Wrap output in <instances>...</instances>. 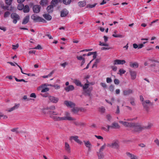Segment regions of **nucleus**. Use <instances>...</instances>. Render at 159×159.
Masks as SVG:
<instances>
[{
  "instance_id": "1",
  "label": "nucleus",
  "mask_w": 159,
  "mask_h": 159,
  "mask_svg": "<svg viewBox=\"0 0 159 159\" xmlns=\"http://www.w3.org/2000/svg\"><path fill=\"white\" fill-rule=\"evenodd\" d=\"M131 128H133V131L135 132L141 131L143 129V127L138 123H133Z\"/></svg>"
},
{
  "instance_id": "2",
  "label": "nucleus",
  "mask_w": 159,
  "mask_h": 159,
  "mask_svg": "<svg viewBox=\"0 0 159 159\" xmlns=\"http://www.w3.org/2000/svg\"><path fill=\"white\" fill-rule=\"evenodd\" d=\"M31 18L35 22H40L44 23L47 22V21L45 19L35 15H33L31 16Z\"/></svg>"
},
{
  "instance_id": "3",
  "label": "nucleus",
  "mask_w": 159,
  "mask_h": 159,
  "mask_svg": "<svg viewBox=\"0 0 159 159\" xmlns=\"http://www.w3.org/2000/svg\"><path fill=\"white\" fill-rule=\"evenodd\" d=\"M11 19H13V22L15 24H16L17 21L20 19L19 16L15 13H11Z\"/></svg>"
},
{
  "instance_id": "4",
  "label": "nucleus",
  "mask_w": 159,
  "mask_h": 159,
  "mask_svg": "<svg viewBox=\"0 0 159 159\" xmlns=\"http://www.w3.org/2000/svg\"><path fill=\"white\" fill-rule=\"evenodd\" d=\"M107 146L108 147L114 148H117L119 147L118 144L116 141L113 142L111 143L107 144Z\"/></svg>"
},
{
  "instance_id": "5",
  "label": "nucleus",
  "mask_w": 159,
  "mask_h": 159,
  "mask_svg": "<svg viewBox=\"0 0 159 159\" xmlns=\"http://www.w3.org/2000/svg\"><path fill=\"white\" fill-rule=\"evenodd\" d=\"M48 99L50 102L53 103H57L58 101L59 98L53 96H49Z\"/></svg>"
},
{
  "instance_id": "6",
  "label": "nucleus",
  "mask_w": 159,
  "mask_h": 159,
  "mask_svg": "<svg viewBox=\"0 0 159 159\" xmlns=\"http://www.w3.org/2000/svg\"><path fill=\"white\" fill-rule=\"evenodd\" d=\"M70 140H74L75 142L80 145H81L83 143L82 142L78 139V136H71L70 138Z\"/></svg>"
},
{
  "instance_id": "7",
  "label": "nucleus",
  "mask_w": 159,
  "mask_h": 159,
  "mask_svg": "<svg viewBox=\"0 0 159 159\" xmlns=\"http://www.w3.org/2000/svg\"><path fill=\"white\" fill-rule=\"evenodd\" d=\"M64 104L68 107L71 108H74L75 106V104L71 101H65L64 102Z\"/></svg>"
},
{
  "instance_id": "8",
  "label": "nucleus",
  "mask_w": 159,
  "mask_h": 159,
  "mask_svg": "<svg viewBox=\"0 0 159 159\" xmlns=\"http://www.w3.org/2000/svg\"><path fill=\"white\" fill-rule=\"evenodd\" d=\"M58 121L63 120H75V118H73L71 117H61L58 116Z\"/></svg>"
},
{
  "instance_id": "9",
  "label": "nucleus",
  "mask_w": 159,
  "mask_h": 159,
  "mask_svg": "<svg viewBox=\"0 0 159 159\" xmlns=\"http://www.w3.org/2000/svg\"><path fill=\"white\" fill-rule=\"evenodd\" d=\"M125 63L126 61L125 60L116 59L114 61L113 64L114 65H123Z\"/></svg>"
},
{
  "instance_id": "10",
  "label": "nucleus",
  "mask_w": 159,
  "mask_h": 159,
  "mask_svg": "<svg viewBox=\"0 0 159 159\" xmlns=\"http://www.w3.org/2000/svg\"><path fill=\"white\" fill-rule=\"evenodd\" d=\"M92 90L93 87H91L87 89H86L84 90L85 94L86 95L89 96L90 98L91 96L92 95L91 94V92L92 91Z\"/></svg>"
},
{
  "instance_id": "11",
  "label": "nucleus",
  "mask_w": 159,
  "mask_h": 159,
  "mask_svg": "<svg viewBox=\"0 0 159 159\" xmlns=\"http://www.w3.org/2000/svg\"><path fill=\"white\" fill-rule=\"evenodd\" d=\"M119 123L122 124L125 127H129L131 128L132 126V125L134 124L133 123L128 122L127 121H120Z\"/></svg>"
},
{
  "instance_id": "12",
  "label": "nucleus",
  "mask_w": 159,
  "mask_h": 159,
  "mask_svg": "<svg viewBox=\"0 0 159 159\" xmlns=\"http://www.w3.org/2000/svg\"><path fill=\"white\" fill-rule=\"evenodd\" d=\"M40 7L39 5H34L33 7V11L35 13H38L40 11Z\"/></svg>"
},
{
  "instance_id": "13",
  "label": "nucleus",
  "mask_w": 159,
  "mask_h": 159,
  "mask_svg": "<svg viewBox=\"0 0 159 159\" xmlns=\"http://www.w3.org/2000/svg\"><path fill=\"white\" fill-rule=\"evenodd\" d=\"M20 106L19 104H15L14 106L13 107L10 108L7 110L8 112H10L18 108Z\"/></svg>"
},
{
  "instance_id": "14",
  "label": "nucleus",
  "mask_w": 159,
  "mask_h": 159,
  "mask_svg": "<svg viewBox=\"0 0 159 159\" xmlns=\"http://www.w3.org/2000/svg\"><path fill=\"white\" fill-rule=\"evenodd\" d=\"M20 106L19 104H15L14 106L13 107L10 108L7 110L8 112H10L18 108Z\"/></svg>"
},
{
  "instance_id": "15",
  "label": "nucleus",
  "mask_w": 159,
  "mask_h": 159,
  "mask_svg": "<svg viewBox=\"0 0 159 159\" xmlns=\"http://www.w3.org/2000/svg\"><path fill=\"white\" fill-rule=\"evenodd\" d=\"M68 14V11L66 9H63L61 12V16L64 17L66 16Z\"/></svg>"
},
{
  "instance_id": "16",
  "label": "nucleus",
  "mask_w": 159,
  "mask_h": 159,
  "mask_svg": "<svg viewBox=\"0 0 159 159\" xmlns=\"http://www.w3.org/2000/svg\"><path fill=\"white\" fill-rule=\"evenodd\" d=\"M111 129H119L120 128V126L116 122H113L111 125Z\"/></svg>"
},
{
  "instance_id": "17",
  "label": "nucleus",
  "mask_w": 159,
  "mask_h": 159,
  "mask_svg": "<svg viewBox=\"0 0 159 159\" xmlns=\"http://www.w3.org/2000/svg\"><path fill=\"white\" fill-rule=\"evenodd\" d=\"M48 113L50 115V117H51V116H59L61 115V114H59L58 112L54 111H48Z\"/></svg>"
},
{
  "instance_id": "18",
  "label": "nucleus",
  "mask_w": 159,
  "mask_h": 159,
  "mask_svg": "<svg viewBox=\"0 0 159 159\" xmlns=\"http://www.w3.org/2000/svg\"><path fill=\"white\" fill-rule=\"evenodd\" d=\"M65 150L68 153H69L70 152V147L69 145L67 142L65 143Z\"/></svg>"
},
{
  "instance_id": "19",
  "label": "nucleus",
  "mask_w": 159,
  "mask_h": 159,
  "mask_svg": "<svg viewBox=\"0 0 159 159\" xmlns=\"http://www.w3.org/2000/svg\"><path fill=\"white\" fill-rule=\"evenodd\" d=\"M74 89V87L73 85H69L65 88V89L66 92L73 91Z\"/></svg>"
},
{
  "instance_id": "20",
  "label": "nucleus",
  "mask_w": 159,
  "mask_h": 159,
  "mask_svg": "<svg viewBox=\"0 0 159 159\" xmlns=\"http://www.w3.org/2000/svg\"><path fill=\"white\" fill-rule=\"evenodd\" d=\"M133 93V90L130 89H128L123 91V94L125 95H128Z\"/></svg>"
},
{
  "instance_id": "21",
  "label": "nucleus",
  "mask_w": 159,
  "mask_h": 159,
  "mask_svg": "<svg viewBox=\"0 0 159 159\" xmlns=\"http://www.w3.org/2000/svg\"><path fill=\"white\" fill-rule=\"evenodd\" d=\"M129 72L131 76V79L134 80L135 79L136 76V73L135 71L129 70Z\"/></svg>"
},
{
  "instance_id": "22",
  "label": "nucleus",
  "mask_w": 159,
  "mask_h": 159,
  "mask_svg": "<svg viewBox=\"0 0 159 159\" xmlns=\"http://www.w3.org/2000/svg\"><path fill=\"white\" fill-rule=\"evenodd\" d=\"M73 82L77 86L80 87L82 86V84H81V82L79 80L75 79L73 80Z\"/></svg>"
},
{
  "instance_id": "23",
  "label": "nucleus",
  "mask_w": 159,
  "mask_h": 159,
  "mask_svg": "<svg viewBox=\"0 0 159 159\" xmlns=\"http://www.w3.org/2000/svg\"><path fill=\"white\" fill-rule=\"evenodd\" d=\"M30 16H26L24 19L22 24L23 25H25L28 23L29 21Z\"/></svg>"
},
{
  "instance_id": "24",
  "label": "nucleus",
  "mask_w": 159,
  "mask_h": 159,
  "mask_svg": "<svg viewBox=\"0 0 159 159\" xmlns=\"http://www.w3.org/2000/svg\"><path fill=\"white\" fill-rule=\"evenodd\" d=\"M130 66L131 67L133 68H137L139 66V64L137 62H130Z\"/></svg>"
},
{
  "instance_id": "25",
  "label": "nucleus",
  "mask_w": 159,
  "mask_h": 159,
  "mask_svg": "<svg viewBox=\"0 0 159 159\" xmlns=\"http://www.w3.org/2000/svg\"><path fill=\"white\" fill-rule=\"evenodd\" d=\"M143 105L144 108H147V104H150L151 105H153V103L151 102L149 100H146L142 103Z\"/></svg>"
},
{
  "instance_id": "26",
  "label": "nucleus",
  "mask_w": 159,
  "mask_h": 159,
  "mask_svg": "<svg viewBox=\"0 0 159 159\" xmlns=\"http://www.w3.org/2000/svg\"><path fill=\"white\" fill-rule=\"evenodd\" d=\"M46 9L48 13H52L53 10V6L51 5H49L47 7Z\"/></svg>"
},
{
  "instance_id": "27",
  "label": "nucleus",
  "mask_w": 159,
  "mask_h": 159,
  "mask_svg": "<svg viewBox=\"0 0 159 159\" xmlns=\"http://www.w3.org/2000/svg\"><path fill=\"white\" fill-rule=\"evenodd\" d=\"M126 154L131 159H137V158L136 156L129 152H127Z\"/></svg>"
},
{
  "instance_id": "28",
  "label": "nucleus",
  "mask_w": 159,
  "mask_h": 159,
  "mask_svg": "<svg viewBox=\"0 0 159 159\" xmlns=\"http://www.w3.org/2000/svg\"><path fill=\"white\" fill-rule=\"evenodd\" d=\"M23 9L24 13L28 12L30 11L29 7L28 5H26L25 6H24V8Z\"/></svg>"
},
{
  "instance_id": "29",
  "label": "nucleus",
  "mask_w": 159,
  "mask_h": 159,
  "mask_svg": "<svg viewBox=\"0 0 159 159\" xmlns=\"http://www.w3.org/2000/svg\"><path fill=\"white\" fill-rule=\"evenodd\" d=\"M78 4L80 7H84L86 4V2L85 1L79 2L78 3Z\"/></svg>"
},
{
  "instance_id": "30",
  "label": "nucleus",
  "mask_w": 159,
  "mask_h": 159,
  "mask_svg": "<svg viewBox=\"0 0 159 159\" xmlns=\"http://www.w3.org/2000/svg\"><path fill=\"white\" fill-rule=\"evenodd\" d=\"M43 17L48 20H50L52 19V16L47 14H44L43 15Z\"/></svg>"
},
{
  "instance_id": "31",
  "label": "nucleus",
  "mask_w": 159,
  "mask_h": 159,
  "mask_svg": "<svg viewBox=\"0 0 159 159\" xmlns=\"http://www.w3.org/2000/svg\"><path fill=\"white\" fill-rule=\"evenodd\" d=\"M84 143L86 147L88 148L92 146V145L89 141H84Z\"/></svg>"
},
{
  "instance_id": "32",
  "label": "nucleus",
  "mask_w": 159,
  "mask_h": 159,
  "mask_svg": "<svg viewBox=\"0 0 159 159\" xmlns=\"http://www.w3.org/2000/svg\"><path fill=\"white\" fill-rule=\"evenodd\" d=\"M58 3V0H52L51 2V4L53 7H55Z\"/></svg>"
},
{
  "instance_id": "33",
  "label": "nucleus",
  "mask_w": 159,
  "mask_h": 159,
  "mask_svg": "<svg viewBox=\"0 0 159 159\" xmlns=\"http://www.w3.org/2000/svg\"><path fill=\"white\" fill-rule=\"evenodd\" d=\"M97 155L98 157V159H102L104 157V155L103 153H99L97 152Z\"/></svg>"
},
{
  "instance_id": "34",
  "label": "nucleus",
  "mask_w": 159,
  "mask_h": 159,
  "mask_svg": "<svg viewBox=\"0 0 159 159\" xmlns=\"http://www.w3.org/2000/svg\"><path fill=\"white\" fill-rule=\"evenodd\" d=\"M80 110V109L77 107L74 108L72 109V111L74 114L77 113Z\"/></svg>"
},
{
  "instance_id": "35",
  "label": "nucleus",
  "mask_w": 159,
  "mask_h": 159,
  "mask_svg": "<svg viewBox=\"0 0 159 159\" xmlns=\"http://www.w3.org/2000/svg\"><path fill=\"white\" fill-rule=\"evenodd\" d=\"M48 0H41L40 1V4L42 6L45 5L47 4Z\"/></svg>"
},
{
  "instance_id": "36",
  "label": "nucleus",
  "mask_w": 159,
  "mask_h": 159,
  "mask_svg": "<svg viewBox=\"0 0 159 159\" xmlns=\"http://www.w3.org/2000/svg\"><path fill=\"white\" fill-rule=\"evenodd\" d=\"M112 36L115 38H122L124 37V36L120 34H113Z\"/></svg>"
},
{
  "instance_id": "37",
  "label": "nucleus",
  "mask_w": 159,
  "mask_h": 159,
  "mask_svg": "<svg viewBox=\"0 0 159 159\" xmlns=\"http://www.w3.org/2000/svg\"><path fill=\"white\" fill-rule=\"evenodd\" d=\"M131 104L133 106H135V104L134 101V98L133 97L130 98L129 99Z\"/></svg>"
},
{
  "instance_id": "38",
  "label": "nucleus",
  "mask_w": 159,
  "mask_h": 159,
  "mask_svg": "<svg viewBox=\"0 0 159 159\" xmlns=\"http://www.w3.org/2000/svg\"><path fill=\"white\" fill-rule=\"evenodd\" d=\"M106 147V144H104L103 145H102L100 148L99 152H98L99 153H103L102 151H103L104 149Z\"/></svg>"
},
{
  "instance_id": "39",
  "label": "nucleus",
  "mask_w": 159,
  "mask_h": 159,
  "mask_svg": "<svg viewBox=\"0 0 159 159\" xmlns=\"http://www.w3.org/2000/svg\"><path fill=\"white\" fill-rule=\"evenodd\" d=\"M125 70L121 69H120L119 71V74L120 75H121L123 74H125ZM118 74H119V73H118Z\"/></svg>"
},
{
  "instance_id": "40",
  "label": "nucleus",
  "mask_w": 159,
  "mask_h": 159,
  "mask_svg": "<svg viewBox=\"0 0 159 159\" xmlns=\"http://www.w3.org/2000/svg\"><path fill=\"white\" fill-rule=\"evenodd\" d=\"M97 3H95L93 5H90V4H89L87 6V7L92 8L94 7L97 5Z\"/></svg>"
},
{
  "instance_id": "41",
  "label": "nucleus",
  "mask_w": 159,
  "mask_h": 159,
  "mask_svg": "<svg viewBox=\"0 0 159 159\" xmlns=\"http://www.w3.org/2000/svg\"><path fill=\"white\" fill-rule=\"evenodd\" d=\"M18 9L19 10H22L24 8V5L22 3H20L17 6Z\"/></svg>"
},
{
  "instance_id": "42",
  "label": "nucleus",
  "mask_w": 159,
  "mask_h": 159,
  "mask_svg": "<svg viewBox=\"0 0 159 159\" xmlns=\"http://www.w3.org/2000/svg\"><path fill=\"white\" fill-rule=\"evenodd\" d=\"M71 2V0H63V2L65 5H68L70 4Z\"/></svg>"
},
{
  "instance_id": "43",
  "label": "nucleus",
  "mask_w": 159,
  "mask_h": 159,
  "mask_svg": "<svg viewBox=\"0 0 159 159\" xmlns=\"http://www.w3.org/2000/svg\"><path fill=\"white\" fill-rule=\"evenodd\" d=\"M10 13L8 11H7L4 13V17L5 18L8 17L10 15Z\"/></svg>"
},
{
  "instance_id": "44",
  "label": "nucleus",
  "mask_w": 159,
  "mask_h": 159,
  "mask_svg": "<svg viewBox=\"0 0 159 159\" xmlns=\"http://www.w3.org/2000/svg\"><path fill=\"white\" fill-rule=\"evenodd\" d=\"M89 85V84L86 83L84 85H82V87H83V89L84 91L86 89H87L88 88Z\"/></svg>"
},
{
  "instance_id": "45",
  "label": "nucleus",
  "mask_w": 159,
  "mask_h": 159,
  "mask_svg": "<svg viewBox=\"0 0 159 159\" xmlns=\"http://www.w3.org/2000/svg\"><path fill=\"white\" fill-rule=\"evenodd\" d=\"M12 1V0H5L6 4L8 6H10L11 4Z\"/></svg>"
},
{
  "instance_id": "46",
  "label": "nucleus",
  "mask_w": 159,
  "mask_h": 159,
  "mask_svg": "<svg viewBox=\"0 0 159 159\" xmlns=\"http://www.w3.org/2000/svg\"><path fill=\"white\" fill-rule=\"evenodd\" d=\"M18 128H15L11 129V131L13 132H16V133H18L19 132L17 130Z\"/></svg>"
},
{
  "instance_id": "47",
  "label": "nucleus",
  "mask_w": 159,
  "mask_h": 159,
  "mask_svg": "<svg viewBox=\"0 0 159 159\" xmlns=\"http://www.w3.org/2000/svg\"><path fill=\"white\" fill-rule=\"evenodd\" d=\"M109 89L111 92H113L114 90V86L112 85H110L109 87Z\"/></svg>"
},
{
  "instance_id": "48",
  "label": "nucleus",
  "mask_w": 159,
  "mask_h": 159,
  "mask_svg": "<svg viewBox=\"0 0 159 159\" xmlns=\"http://www.w3.org/2000/svg\"><path fill=\"white\" fill-rule=\"evenodd\" d=\"M99 111L101 113H104L105 111V109L104 107H102L99 108Z\"/></svg>"
},
{
  "instance_id": "49",
  "label": "nucleus",
  "mask_w": 159,
  "mask_h": 159,
  "mask_svg": "<svg viewBox=\"0 0 159 159\" xmlns=\"http://www.w3.org/2000/svg\"><path fill=\"white\" fill-rule=\"evenodd\" d=\"M56 109L55 107L54 106H52L49 107L48 109L51 111H54Z\"/></svg>"
},
{
  "instance_id": "50",
  "label": "nucleus",
  "mask_w": 159,
  "mask_h": 159,
  "mask_svg": "<svg viewBox=\"0 0 159 159\" xmlns=\"http://www.w3.org/2000/svg\"><path fill=\"white\" fill-rule=\"evenodd\" d=\"M49 90V89L48 88L46 87L43 89L41 91L42 93L46 92Z\"/></svg>"
},
{
  "instance_id": "51",
  "label": "nucleus",
  "mask_w": 159,
  "mask_h": 159,
  "mask_svg": "<svg viewBox=\"0 0 159 159\" xmlns=\"http://www.w3.org/2000/svg\"><path fill=\"white\" fill-rule=\"evenodd\" d=\"M1 117H3V119H7V116L6 115H4L1 112H0V119L1 118Z\"/></svg>"
},
{
  "instance_id": "52",
  "label": "nucleus",
  "mask_w": 159,
  "mask_h": 159,
  "mask_svg": "<svg viewBox=\"0 0 159 159\" xmlns=\"http://www.w3.org/2000/svg\"><path fill=\"white\" fill-rule=\"evenodd\" d=\"M40 95L44 97H48V96H49V94L48 93H45L44 94L41 93L40 94Z\"/></svg>"
},
{
  "instance_id": "53",
  "label": "nucleus",
  "mask_w": 159,
  "mask_h": 159,
  "mask_svg": "<svg viewBox=\"0 0 159 159\" xmlns=\"http://www.w3.org/2000/svg\"><path fill=\"white\" fill-rule=\"evenodd\" d=\"M112 80L111 78H107L106 81L107 83H110L112 82Z\"/></svg>"
},
{
  "instance_id": "54",
  "label": "nucleus",
  "mask_w": 159,
  "mask_h": 159,
  "mask_svg": "<svg viewBox=\"0 0 159 159\" xmlns=\"http://www.w3.org/2000/svg\"><path fill=\"white\" fill-rule=\"evenodd\" d=\"M100 85L104 88H106L107 87V84L105 83H100Z\"/></svg>"
},
{
  "instance_id": "55",
  "label": "nucleus",
  "mask_w": 159,
  "mask_h": 159,
  "mask_svg": "<svg viewBox=\"0 0 159 159\" xmlns=\"http://www.w3.org/2000/svg\"><path fill=\"white\" fill-rule=\"evenodd\" d=\"M51 118L53 119L55 121H58V116H51Z\"/></svg>"
},
{
  "instance_id": "56",
  "label": "nucleus",
  "mask_w": 159,
  "mask_h": 159,
  "mask_svg": "<svg viewBox=\"0 0 159 159\" xmlns=\"http://www.w3.org/2000/svg\"><path fill=\"white\" fill-rule=\"evenodd\" d=\"M112 48L110 47H103L101 48V49L102 50H109V49H111Z\"/></svg>"
},
{
  "instance_id": "57",
  "label": "nucleus",
  "mask_w": 159,
  "mask_h": 159,
  "mask_svg": "<svg viewBox=\"0 0 159 159\" xmlns=\"http://www.w3.org/2000/svg\"><path fill=\"white\" fill-rule=\"evenodd\" d=\"M77 58L78 60H83L84 59V57H83L82 56H77Z\"/></svg>"
},
{
  "instance_id": "58",
  "label": "nucleus",
  "mask_w": 159,
  "mask_h": 159,
  "mask_svg": "<svg viewBox=\"0 0 159 159\" xmlns=\"http://www.w3.org/2000/svg\"><path fill=\"white\" fill-rule=\"evenodd\" d=\"M96 53H97L96 52H89L88 53L87 56H90L91 55H92L93 54H95Z\"/></svg>"
},
{
  "instance_id": "59",
  "label": "nucleus",
  "mask_w": 159,
  "mask_h": 159,
  "mask_svg": "<svg viewBox=\"0 0 159 159\" xmlns=\"http://www.w3.org/2000/svg\"><path fill=\"white\" fill-rule=\"evenodd\" d=\"M30 97L34 98H35L36 97V96L35 94L34 93H31L30 96Z\"/></svg>"
},
{
  "instance_id": "60",
  "label": "nucleus",
  "mask_w": 159,
  "mask_h": 159,
  "mask_svg": "<svg viewBox=\"0 0 159 159\" xmlns=\"http://www.w3.org/2000/svg\"><path fill=\"white\" fill-rule=\"evenodd\" d=\"M13 49L14 50L16 49V48H18L19 45L17 44L16 45H12Z\"/></svg>"
},
{
  "instance_id": "61",
  "label": "nucleus",
  "mask_w": 159,
  "mask_h": 159,
  "mask_svg": "<svg viewBox=\"0 0 159 159\" xmlns=\"http://www.w3.org/2000/svg\"><path fill=\"white\" fill-rule=\"evenodd\" d=\"M114 82L115 84H118L120 83L119 80L117 79H115L114 80Z\"/></svg>"
},
{
  "instance_id": "62",
  "label": "nucleus",
  "mask_w": 159,
  "mask_h": 159,
  "mask_svg": "<svg viewBox=\"0 0 159 159\" xmlns=\"http://www.w3.org/2000/svg\"><path fill=\"white\" fill-rule=\"evenodd\" d=\"M68 64V63L67 62H65L61 64V65L64 68H65L66 65H67Z\"/></svg>"
},
{
  "instance_id": "63",
  "label": "nucleus",
  "mask_w": 159,
  "mask_h": 159,
  "mask_svg": "<svg viewBox=\"0 0 159 159\" xmlns=\"http://www.w3.org/2000/svg\"><path fill=\"white\" fill-rule=\"evenodd\" d=\"M111 68H112L113 70L114 71H116L117 69V67L116 66H111Z\"/></svg>"
},
{
  "instance_id": "64",
  "label": "nucleus",
  "mask_w": 159,
  "mask_h": 159,
  "mask_svg": "<svg viewBox=\"0 0 159 159\" xmlns=\"http://www.w3.org/2000/svg\"><path fill=\"white\" fill-rule=\"evenodd\" d=\"M154 142L159 147V140L157 139L154 140Z\"/></svg>"
}]
</instances>
